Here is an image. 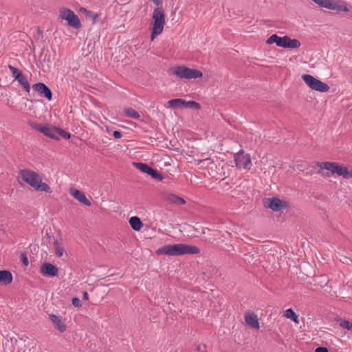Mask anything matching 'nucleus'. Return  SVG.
I'll use <instances>...</instances> for the list:
<instances>
[{
    "label": "nucleus",
    "mask_w": 352,
    "mask_h": 352,
    "mask_svg": "<svg viewBox=\"0 0 352 352\" xmlns=\"http://www.w3.org/2000/svg\"><path fill=\"white\" fill-rule=\"evenodd\" d=\"M199 249L194 245L185 243L169 244L162 246L156 250L158 255H166L168 256H177L186 254H197L199 253Z\"/></svg>",
    "instance_id": "f257e3e1"
},
{
    "label": "nucleus",
    "mask_w": 352,
    "mask_h": 352,
    "mask_svg": "<svg viewBox=\"0 0 352 352\" xmlns=\"http://www.w3.org/2000/svg\"><path fill=\"white\" fill-rule=\"evenodd\" d=\"M20 175L22 179L35 190L47 193L52 192L50 187L46 183L42 182L38 173L30 169H23L20 170Z\"/></svg>",
    "instance_id": "f03ea898"
},
{
    "label": "nucleus",
    "mask_w": 352,
    "mask_h": 352,
    "mask_svg": "<svg viewBox=\"0 0 352 352\" xmlns=\"http://www.w3.org/2000/svg\"><path fill=\"white\" fill-rule=\"evenodd\" d=\"M316 165L322 170H327L326 176L329 177L331 175L337 174L342 176L344 179H352V171L349 170L346 166L340 165L336 162H318Z\"/></svg>",
    "instance_id": "7ed1b4c3"
},
{
    "label": "nucleus",
    "mask_w": 352,
    "mask_h": 352,
    "mask_svg": "<svg viewBox=\"0 0 352 352\" xmlns=\"http://www.w3.org/2000/svg\"><path fill=\"white\" fill-rule=\"evenodd\" d=\"M153 25L151 33V40L160 35L164 29L165 24V15L161 8H157L153 10Z\"/></svg>",
    "instance_id": "20e7f679"
},
{
    "label": "nucleus",
    "mask_w": 352,
    "mask_h": 352,
    "mask_svg": "<svg viewBox=\"0 0 352 352\" xmlns=\"http://www.w3.org/2000/svg\"><path fill=\"white\" fill-rule=\"evenodd\" d=\"M172 72L177 77L184 79H195L201 78L203 75L200 70L188 68L184 65L173 67Z\"/></svg>",
    "instance_id": "39448f33"
},
{
    "label": "nucleus",
    "mask_w": 352,
    "mask_h": 352,
    "mask_svg": "<svg viewBox=\"0 0 352 352\" xmlns=\"http://www.w3.org/2000/svg\"><path fill=\"white\" fill-rule=\"evenodd\" d=\"M302 78L306 85L313 90L320 92H327L329 90V87L327 84L316 78L310 74H303L302 76Z\"/></svg>",
    "instance_id": "423d86ee"
},
{
    "label": "nucleus",
    "mask_w": 352,
    "mask_h": 352,
    "mask_svg": "<svg viewBox=\"0 0 352 352\" xmlns=\"http://www.w3.org/2000/svg\"><path fill=\"white\" fill-rule=\"evenodd\" d=\"M60 17L63 20L67 21L68 25L75 29H80L82 26L78 16L70 9H61L60 10Z\"/></svg>",
    "instance_id": "0eeeda50"
},
{
    "label": "nucleus",
    "mask_w": 352,
    "mask_h": 352,
    "mask_svg": "<svg viewBox=\"0 0 352 352\" xmlns=\"http://www.w3.org/2000/svg\"><path fill=\"white\" fill-rule=\"evenodd\" d=\"M234 161L238 168L250 170L251 168L250 155L249 154H244L242 150L234 155Z\"/></svg>",
    "instance_id": "6e6552de"
},
{
    "label": "nucleus",
    "mask_w": 352,
    "mask_h": 352,
    "mask_svg": "<svg viewBox=\"0 0 352 352\" xmlns=\"http://www.w3.org/2000/svg\"><path fill=\"white\" fill-rule=\"evenodd\" d=\"M133 165L136 168L140 170L141 172L148 174L153 179L160 181L162 180L163 179L162 175L157 170L153 169L152 167H151L150 166L145 163L134 162Z\"/></svg>",
    "instance_id": "1a4fd4ad"
},
{
    "label": "nucleus",
    "mask_w": 352,
    "mask_h": 352,
    "mask_svg": "<svg viewBox=\"0 0 352 352\" xmlns=\"http://www.w3.org/2000/svg\"><path fill=\"white\" fill-rule=\"evenodd\" d=\"M31 126L43 135L52 139L56 140V133H57L58 127L43 126L42 124L38 123H33L31 124Z\"/></svg>",
    "instance_id": "9d476101"
},
{
    "label": "nucleus",
    "mask_w": 352,
    "mask_h": 352,
    "mask_svg": "<svg viewBox=\"0 0 352 352\" xmlns=\"http://www.w3.org/2000/svg\"><path fill=\"white\" fill-rule=\"evenodd\" d=\"M32 89L49 101L52 99V93L50 88L43 82H37L32 85Z\"/></svg>",
    "instance_id": "9b49d317"
},
{
    "label": "nucleus",
    "mask_w": 352,
    "mask_h": 352,
    "mask_svg": "<svg viewBox=\"0 0 352 352\" xmlns=\"http://www.w3.org/2000/svg\"><path fill=\"white\" fill-rule=\"evenodd\" d=\"M70 195L79 202L85 206H90L91 202L87 199L85 193L76 188H71L69 189Z\"/></svg>",
    "instance_id": "f8f14e48"
},
{
    "label": "nucleus",
    "mask_w": 352,
    "mask_h": 352,
    "mask_svg": "<svg viewBox=\"0 0 352 352\" xmlns=\"http://www.w3.org/2000/svg\"><path fill=\"white\" fill-rule=\"evenodd\" d=\"M163 199L168 204H175L177 206H182L185 204L186 203L185 200L183 198L175 194L168 192L164 193L163 195Z\"/></svg>",
    "instance_id": "ddd939ff"
},
{
    "label": "nucleus",
    "mask_w": 352,
    "mask_h": 352,
    "mask_svg": "<svg viewBox=\"0 0 352 352\" xmlns=\"http://www.w3.org/2000/svg\"><path fill=\"white\" fill-rule=\"evenodd\" d=\"M265 205L274 212L280 211L283 208L282 201L277 197L267 199Z\"/></svg>",
    "instance_id": "4468645a"
},
{
    "label": "nucleus",
    "mask_w": 352,
    "mask_h": 352,
    "mask_svg": "<svg viewBox=\"0 0 352 352\" xmlns=\"http://www.w3.org/2000/svg\"><path fill=\"white\" fill-rule=\"evenodd\" d=\"M41 272L43 275L54 277L58 274V270L54 265L49 263H45L41 267Z\"/></svg>",
    "instance_id": "2eb2a0df"
},
{
    "label": "nucleus",
    "mask_w": 352,
    "mask_h": 352,
    "mask_svg": "<svg viewBox=\"0 0 352 352\" xmlns=\"http://www.w3.org/2000/svg\"><path fill=\"white\" fill-rule=\"evenodd\" d=\"M49 318L50 321L53 323L55 328L58 329L60 332L63 333L66 331V327L63 322L60 316L52 314L49 316Z\"/></svg>",
    "instance_id": "dca6fc26"
},
{
    "label": "nucleus",
    "mask_w": 352,
    "mask_h": 352,
    "mask_svg": "<svg viewBox=\"0 0 352 352\" xmlns=\"http://www.w3.org/2000/svg\"><path fill=\"white\" fill-rule=\"evenodd\" d=\"M245 321L251 327L259 329V323L257 316L254 313H246L245 314Z\"/></svg>",
    "instance_id": "f3484780"
},
{
    "label": "nucleus",
    "mask_w": 352,
    "mask_h": 352,
    "mask_svg": "<svg viewBox=\"0 0 352 352\" xmlns=\"http://www.w3.org/2000/svg\"><path fill=\"white\" fill-rule=\"evenodd\" d=\"M12 275L10 272L8 270L0 271V283L1 285H9L12 282Z\"/></svg>",
    "instance_id": "a211bd4d"
},
{
    "label": "nucleus",
    "mask_w": 352,
    "mask_h": 352,
    "mask_svg": "<svg viewBox=\"0 0 352 352\" xmlns=\"http://www.w3.org/2000/svg\"><path fill=\"white\" fill-rule=\"evenodd\" d=\"M330 10H336L337 12H349V9L346 3H340L337 1H332Z\"/></svg>",
    "instance_id": "6ab92c4d"
},
{
    "label": "nucleus",
    "mask_w": 352,
    "mask_h": 352,
    "mask_svg": "<svg viewBox=\"0 0 352 352\" xmlns=\"http://www.w3.org/2000/svg\"><path fill=\"white\" fill-rule=\"evenodd\" d=\"M185 100L181 98L172 99L168 101V106L172 109L184 108Z\"/></svg>",
    "instance_id": "aec40b11"
},
{
    "label": "nucleus",
    "mask_w": 352,
    "mask_h": 352,
    "mask_svg": "<svg viewBox=\"0 0 352 352\" xmlns=\"http://www.w3.org/2000/svg\"><path fill=\"white\" fill-rule=\"evenodd\" d=\"M18 84L27 92L30 93L31 89L30 84L28 82V78L25 74L21 75V76L16 80Z\"/></svg>",
    "instance_id": "412c9836"
},
{
    "label": "nucleus",
    "mask_w": 352,
    "mask_h": 352,
    "mask_svg": "<svg viewBox=\"0 0 352 352\" xmlns=\"http://www.w3.org/2000/svg\"><path fill=\"white\" fill-rule=\"evenodd\" d=\"M129 224L135 231H139L143 226V223L138 217H132L129 219Z\"/></svg>",
    "instance_id": "4be33fe9"
},
{
    "label": "nucleus",
    "mask_w": 352,
    "mask_h": 352,
    "mask_svg": "<svg viewBox=\"0 0 352 352\" xmlns=\"http://www.w3.org/2000/svg\"><path fill=\"white\" fill-rule=\"evenodd\" d=\"M284 316L287 318L291 319L296 324L299 323L298 315H297L292 308L287 309L285 311Z\"/></svg>",
    "instance_id": "5701e85b"
},
{
    "label": "nucleus",
    "mask_w": 352,
    "mask_h": 352,
    "mask_svg": "<svg viewBox=\"0 0 352 352\" xmlns=\"http://www.w3.org/2000/svg\"><path fill=\"white\" fill-rule=\"evenodd\" d=\"M300 42L296 38H291L289 36L286 44V48L288 49H297L300 47Z\"/></svg>",
    "instance_id": "b1692460"
},
{
    "label": "nucleus",
    "mask_w": 352,
    "mask_h": 352,
    "mask_svg": "<svg viewBox=\"0 0 352 352\" xmlns=\"http://www.w3.org/2000/svg\"><path fill=\"white\" fill-rule=\"evenodd\" d=\"M280 41L281 37L276 34H274L267 38L266 43L268 45L275 43L278 47H280Z\"/></svg>",
    "instance_id": "393cba45"
},
{
    "label": "nucleus",
    "mask_w": 352,
    "mask_h": 352,
    "mask_svg": "<svg viewBox=\"0 0 352 352\" xmlns=\"http://www.w3.org/2000/svg\"><path fill=\"white\" fill-rule=\"evenodd\" d=\"M8 69L12 74V76L14 78V80L16 81L23 74L21 70L11 65H8Z\"/></svg>",
    "instance_id": "a878e982"
},
{
    "label": "nucleus",
    "mask_w": 352,
    "mask_h": 352,
    "mask_svg": "<svg viewBox=\"0 0 352 352\" xmlns=\"http://www.w3.org/2000/svg\"><path fill=\"white\" fill-rule=\"evenodd\" d=\"M56 140H59L60 138L65 140H68L70 138L71 135L69 133L66 132L62 129L58 128L57 133H56Z\"/></svg>",
    "instance_id": "bb28decb"
},
{
    "label": "nucleus",
    "mask_w": 352,
    "mask_h": 352,
    "mask_svg": "<svg viewBox=\"0 0 352 352\" xmlns=\"http://www.w3.org/2000/svg\"><path fill=\"white\" fill-rule=\"evenodd\" d=\"M124 112L125 115L129 118H132L134 119H139L140 117L139 113L137 111H135V109H131V108L125 109Z\"/></svg>",
    "instance_id": "cd10ccee"
},
{
    "label": "nucleus",
    "mask_w": 352,
    "mask_h": 352,
    "mask_svg": "<svg viewBox=\"0 0 352 352\" xmlns=\"http://www.w3.org/2000/svg\"><path fill=\"white\" fill-rule=\"evenodd\" d=\"M311 1H314L316 4L318 5L320 7L330 10L333 0H311Z\"/></svg>",
    "instance_id": "c85d7f7f"
},
{
    "label": "nucleus",
    "mask_w": 352,
    "mask_h": 352,
    "mask_svg": "<svg viewBox=\"0 0 352 352\" xmlns=\"http://www.w3.org/2000/svg\"><path fill=\"white\" fill-rule=\"evenodd\" d=\"M340 326L342 328L347 329L348 331L352 332V322H351L350 321L346 320H341L340 322Z\"/></svg>",
    "instance_id": "c756f323"
},
{
    "label": "nucleus",
    "mask_w": 352,
    "mask_h": 352,
    "mask_svg": "<svg viewBox=\"0 0 352 352\" xmlns=\"http://www.w3.org/2000/svg\"><path fill=\"white\" fill-rule=\"evenodd\" d=\"M184 108L199 109L200 108V105L198 102H196L195 101H186L185 100Z\"/></svg>",
    "instance_id": "7c9ffc66"
},
{
    "label": "nucleus",
    "mask_w": 352,
    "mask_h": 352,
    "mask_svg": "<svg viewBox=\"0 0 352 352\" xmlns=\"http://www.w3.org/2000/svg\"><path fill=\"white\" fill-rule=\"evenodd\" d=\"M80 11L86 14V16L93 15V23H95L98 17V14L96 13H94L85 8H81Z\"/></svg>",
    "instance_id": "2f4dec72"
},
{
    "label": "nucleus",
    "mask_w": 352,
    "mask_h": 352,
    "mask_svg": "<svg viewBox=\"0 0 352 352\" xmlns=\"http://www.w3.org/2000/svg\"><path fill=\"white\" fill-rule=\"evenodd\" d=\"M54 245H56V248H55V254L58 257H60L63 255V252H64V250L59 247L58 245V242L57 241H56L54 242Z\"/></svg>",
    "instance_id": "473e14b6"
},
{
    "label": "nucleus",
    "mask_w": 352,
    "mask_h": 352,
    "mask_svg": "<svg viewBox=\"0 0 352 352\" xmlns=\"http://www.w3.org/2000/svg\"><path fill=\"white\" fill-rule=\"evenodd\" d=\"M21 262L23 263V264L25 266H28L29 265L28 258V256L25 253L21 254Z\"/></svg>",
    "instance_id": "72a5a7b5"
},
{
    "label": "nucleus",
    "mask_w": 352,
    "mask_h": 352,
    "mask_svg": "<svg viewBox=\"0 0 352 352\" xmlns=\"http://www.w3.org/2000/svg\"><path fill=\"white\" fill-rule=\"evenodd\" d=\"M72 302V305L76 307H80L81 306L80 300L77 297L73 298Z\"/></svg>",
    "instance_id": "f704fd0d"
},
{
    "label": "nucleus",
    "mask_w": 352,
    "mask_h": 352,
    "mask_svg": "<svg viewBox=\"0 0 352 352\" xmlns=\"http://www.w3.org/2000/svg\"><path fill=\"white\" fill-rule=\"evenodd\" d=\"M288 38H289L288 36H284L281 37L280 47L286 48V44L288 41Z\"/></svg>",
    "instance_id": "c9c22d12"
},
{
    "label": "nucleus",
    "mask_w": 352,
    "mask_h": 352,
    "mask_svg": "<svg viewBox=\"0 0 352 352\" xmlns=\"http://www.w3.org/2000/svg\"><path fill=\"white\" fill-rule=\"evenodd\" d=\"M113 137L116 139L121 138L122 135L120 131H114L112 134Z\"/></svg>",
    "instance_id": "e433bc0d"
},
{
    "label": "nucleus",
    "mask_w": 352,
    "mask_h": 352,
    "mask_svg": "<svg viewBox=\"0 0 352 352\" xmlns=\"http://www.w3.org/2000/svg\"><path fill=\"white\" fill-rule=\"evenodd\" d=\"M315 352H329V351L325 347L320 346L316 349Z\"/></svg>",
    "instance_id": "4c0bfd02"
},
{
    "label": "nucleus",
    "mask_w": 352,
    "mask_h": 352,
    "mask_svg": "<svg viewBox=\"0 0 352 352\" xmlns=\"http://www.w3.org/2000/svg\"><path fill=\"white\" fill-rule=\"evenodd\" d=\"M150 1H152L154 4H155L157 6L162 5V0H150Z\"/></svg>",
    "instance_id": "58836bf2"
},
{
    "label": "nucleus",
    "mask_w": 352,
    "mask_h": 352,
    "mask_svg": "<svg viewBox=\"0 0 352 352\" xmlns=\"http://www.w3.org/2000/svg\"><path fill=\"white\" fill-rule=\"evenodd\" d=\"M195 349L197 352H204L202 346L200 345L197 346Z\"/></svg>",
    "instance_id": "ea45409f"
},
{
    "label": "nucleus",
    "mask_w": 352,
    "mask_h": 352,
    "mask_svg": "<svg viewBox=\"0 0 352 352\" xmlns=\"http://www.w3.org/2000/svg\"><path fill=\"white\" fill-rule=\"evenodd\" d=\"M83 298H84V299H85V300H88V298H89V295H88V294H87V292H85L83 293Z\"/></svg>",
    "instance_id": "a19ab883"
},
{
    "label": "nucleus",
    "mask_w": 352,
    "mask_h": 352,
    "mask_svg": "<svg viewBox=\"0 0 352 352\" xmlns=\"http://www.w3.org/2000/svg\"><path fill=\"white\" fill-rule=\"evenodd\" d=\"M89 18H91L93 20V15L88 16Z\"/></svg>",
    "instance_id": "79ce46f5"
}]
</instances>
